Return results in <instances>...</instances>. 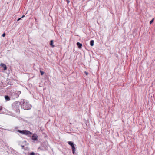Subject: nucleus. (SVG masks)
Returning <instances> with one entry per match:
<instances>
[{
	"instance_id": "1",
	"label": "nucleus",
	"mask_w": 155,
	"mask_h": 155,
	"mask_svg": "<svg viewBox=\"0 0 155 155\" xmlns=\"http://www.w3.org/2000/svg\"><path fill=\"white\" fill-rule=\"evenodd\" d=\"M22 104L21 106V107L24 110H28L31 107V105L29 104L28 101L23 100L21 101Z\"/></svg>"
},
{
	"instance_id": "2",
	"label": "nucleus",
	"mask_w": 155,
	"mask_h": 155,
	"mask_svg": "<svg viewBox=\"0 0 155 155\" xmlns=\"http://www.w3.org/2000/svg\"><path fill=\"white\" fill-rule=\"evenodd\" d=\"M20 105L21 103L19 101L15 102L12 104V108L16 112H19Z\"/></svg>"
},
{
	"instance_id": "3",
	"label": "nucleus",
	"mask_w": 155,
	"mask_h": 155,
	"mask_svg": "<svg viewBox=\"0 0 155 155\" xmlns=\"http://www.w3.org/2000/svg\"><path fill=\"white\" fill-rule=\"evenodd\" d=\"M18 131L22 134H25L28 136L30 137H31V135L32 134V133L28 130H19Z\"/></svg>"
},
{
	"instance_id": "4",
	"label": "nucleus",
	"mask_w": 155,
	"mask_h": 155,
	"mask_svg": "<svg viewBox=\"0 0 155 155\" xmlns=\"http://www.w3.org/2000/svg\"><path fill=\"white\" fill-rule=\"evenodd\" d=\"M31 139L34 141L38 140V136L37 134H34L32 136L31 135Z\"/></svg>"
},
{
	"instance_id": "5",
	"label": "nucleus",
	"mask_w": 155,
	"mask_h": 155,
	"mask_svg": "<svg viewBox=\"0 0 155 155\" xmlns=\"http://www.w3.org/2000/svg\"><path fill=\"white\" fill-rule=\"evenodd\" d=\"M47 146H41V147L38 148V149H41L43 150H47Z\"/></svg>"
},
{
	"instance_id": "6",
	"label": "nucleus",
	"mask_w": 155,
	"mask_h": 155,
	"mask_svg": "<svg viewBox=\"0 0 155 155\" xmlns=\"http://www.w3.org/2000/svg\"><path fill=\"white\" fill-rule=\"evenodd\" d=\"M0 66L2 67L3 68L4 70H7V67L6 65L3 63H1L0 64Z\"/></svg>"
},
{
	"instance_id": "7",
	"label": "nucleus",
	"mask_w": 155,
	"mask_h": 155,
	"mask_svg": "<svg viewBox=\"0 0 155 155\" xmlns=\"http://www.w3.org/2000/svg\"><path fill=\"white\" fill-rule=\"evenodd\" d=\"M78 46V48L79 49H81L82 48V45L81 43L78 42L76 44Z\"/></svg>"
},
{
	"instance_id": "8",
	"label": "nucleus",
	"mask_w": 155,
	"mask_h": 155,
	"mask_svg": "<svg viewBox=\"0 0 155 155\" xmlns=\"http://www.w3.org/2000/svg\"><path fill=\"white\" fill-rule=\"evenodd\" d=\"M50 45L52 47H54L55 46V45H53V40H51L50 41Z\"/></svg>"
},
{
	"instance_id": "9",
	"label": "nucleus",
	"mask_w": 155,
	"mask_h": 155,
	"mask_svg": "<svg viewBox=\"0 0 155 155\" xmlns=\"http://www.w3.org/2000/svg\"><path fill=\"white\" fill-rule=\"evenodd\" d=\"M5 98L6 101H8L10 100V97L8 95H5Z\"/></svg>"
},
{
	"instance_id": "10",
	"label": "nucleus",
	"mask_w": 155,
	"mask_h": 155,
	"mask_svg": "<svg viewBox=\"0 0 155 155\" xmlns=\"http://www.w3.org/2000/svg\"><path fill=\"white\" fill-rule=\"evenodd\" d=\"M71 147L72 150V153L74 154L75 153V146H71Z\"/></svg>"
},
{
	"instance_id": "11",
	"label": "nucleus",
	"mask_w": 155,
	"mask_h": 155,
	"mask_svg": "<svg viewBox=\"0 0 155 155\" xmlns=\"http://www.w3.org/2000/svg\"><path fill=\"white\" fill-rule=\"evenodd\" d=\"M94 41L93 40H91L90 42V45L91 46H92L94 45Z\"/></svg>"
},
{
	"instance_id": "12",
	"label": "nucleus",
	"mask_w": 155,
	"mask_h": 155,
	"mask_svg": "<svg viewBox=\"0 0 155 155\" xmlns=\"http://www.w3.org/2000/svg\"><path fill=\"white\" fill-rule=\"evenodd\" d=\"M68 144L70 145H74V144L71 141H68Z\"/></svg>"
},
{
	"instance_id": "13",
	"label": "nucleus",
	"mask_w": 155,
	"mask_h": 155,
	"mask_svg": "<svg viewBox=\"0 0 155 155\" xmlns=\"http://www.w3.org/2000/svg\"><path fill=\"white\" fill-rule=\"evenodd\" d=\"M14 95L15 96L16 98H17L19 97V94H17L16 93H13Z\"/></svg>"
},
{
	"instance_id": "14",
	"label": "nucleus",
	"mask_w": 155,
	"mask_h": 155,
	"mask_svg": "<svg viewBox=\"0 0 155 155\" xmlns=\"http://www.w3.org/2000/svg\"><path fill=\"white\" fill-rule=\"evenodd\" d=\"M30 155H37V154H35L34 152H32L30 153Z\"/></svg>"
},
{
	"instance_id": "15",
	"label": "nucleus",
	"mask_w": 155,
	"mask_h": 155,
	"mask_svg": "<svg viewBox=\"0 0 155 155\" xmlns=\"http://www.w3.org/2000/svg\"><path fill=\"white\" fill-rule=\"evenodd\" d=\"M40 72L41 73V75H43L44 74V72L43 71H42L41 70H40Z\"/></svg>"
},
{
	"instance_id": "16",
	"label": "nucleus",
	"mask_w": 155,
	"mask_h": 155,
	"mask_svg": "<svg viewBox=\"0 0 155 155\" xmlns=\"http://www.w3.org/2000/svg\"><path fill=\"white\" fill-rule=\"evenodd\" d=\"M154 20V19L153 18L150 21V24H151L153 22Z\"/></svg>"
},
{
	"instance_id": "17",
	"label": "nucleus",
	"mask_w": 155,
	"mask_h": 155,
	"mask_svg": "<svg viewBox=\"0 0 155 155\" xmlns=\"http://www.w3.org/2000/svg\"><path fill=\"white\" fill-rule=\"evenodd\" d=\"M5 33H3L2 34V36L3 37H5Z\"/></svg>"
},
{
	"instance_id": "18",
	"label": "nucleus",
	"mask_w": 155,
	"mask_h": 155,
	"mask_svg": "<svg viewBox=\"0 0 155 155\" xmlns=\"http://www.w3.org/2000/svg\"><path fill=\"white\" fill-rule=\"evenodd\" d=\"M3 107L2 106L0 107V111H1V110L2 109Z\"/></svg>"
},
{
	"instance_id": "19",
	"label": "nucleus",
	"mask_w": 155,
	"mask_h": 155,
	"mask_svg": "<svg viewBox=\"0 0 155 155\" xmlns=\"http://www.w3.org/2000/svg\"><path fill=\"white\" fill-rule=\"evenodd\" d=\"M21 93V91H18L17 92V93L19 95Z\"/></svg>"
},
{
	"instance_id": "20",
	"label": "nucleus",
	"mask_w": 155,
	"mask_h": 155,
	"mask_svg": "<svg viewBox=\"0 0 155 155\" xmlns=\"http://www.w3.org/2000/svg\"><path fill=\"white\" fill-rule=\"evenodd\" d=\"M85 73L87 75H88V73L87 72H86V71H85Z\"/></svg>"
},
{
	"instance_id": "21",
	"label": "nucleus",
	"mask_w": 155,
	"mask_h": 155,
	"mask_svg": "<svg viewBox=\"0 0 155 155\" xmlns=\"http://www.w3.org/2000/svg\"><path fill=\"white\" fill-rule=\"evenodd\" d=\"M21 18H19L17 20V21H18L20 20L21 19Z\"/></svg>"
},
{
	"instance_id": "22",
	"label": "nucleus",
	"mask_w": 155,
	"mask_h": 155,
	"mask_svg": "<svg viewBox=\"0 0 155 155\" xmlns=\"http://www.w3.org/2000/svg\"><path fill=\"white\" fill-rule=\"evenodd\" d=\"M67 1V3H69V2H70V1H69V0H68Z\"/></svg>"
},
{
	"instance_id": "23",
	"label": "nucleus",
	"mask_w": 155,
	"mask_h": 155,
	"mask_svg": "<svg viewBox=\"0 0 155 155\" xmlns=\"http://www.w3.org/2000/svg\"><path fill=\"white\" fill-rule=\"evenodd\" d=\"M24 17H25V15H23L21 18H23Z\"/></svg>"
},
{
	"instance_id": "24",
	"label": "nucleus",
	"mask_w": 155,
	"mask_h": 155,
	"mask_svg": "<svg viewBox=\"0 0 155 155\" xmlns=\"http://www.w3.org/2000/svg\"><path fill=\"white\" fill-rule=\"evenodd\" d=\"M22 146V147L23 148V147H24L25 146Z\"/></svg>"
}]
</instances>
